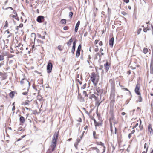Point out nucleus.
Segmentation results:
<instances>
[{
    "label": "nucleus",
    "mask_w": 153,
    "mask_h": 153,
    "mask_svg": "<svg viewBox=\"0 0 153 153\" xmlns=\"http://www.w3.org/2000/svg\"><path fill=\"white\" fill-rule=\"evenodd\" d=\"M148 134L151 135H152L153 130L152 124H149L148 127Z\"/></svg>",
    "instance_id": "nucleus-10"
},
{
    "label": "nucleus",
    "mask_w": 153,
    "mask_h": 153,
    "mask_svg": "<svg viewBox=\"0 0 153 153\" xmlns=\"http://www.w3.org/2000/svg\"><path fill=\"white\" fill-rule=\"evenodd\" d=\"M110 129L111 131V132H112L113 131V129H112V124H110Z\"/></svg>",
    "instance_id": "nucleus-47"
},
{
    "label": "nucleus",
    "mask_w": 153,
    "mask_h": 153,
    "mask_svg": "<svg viewBox=\"0 0 153 153\" xmlns=\"http://www.w3.org/2000/svg\"><path fill=\"white\" fill-rule=\"evenodd\" d=\"M20 49L21 50L20 51H18V49H16V50L17 51V53H19L20 52H21L23 50V47L22 46L21 47H20Z\"/></svg>",
    "instance_id": "nucleus-35"
},
{
    "label": "nucleus",
    "mask_w": 153,
    "mask_h": 153,
    "mask_svg": "<svg viewBox=\"0 0 153 153\" xmlns=\"http://www.w3.org/2000/svg\"><path fill=\"white\" fill-rule=\"evenodd\" d=\"M8 23L7 21H6L5 23V25H4V27H8Z\"/></svg>",
    "instance_id": "nucleus-37"
},
{
    "label": "nucleus",
    "mask_w": 153,
    "mask_h": 153,
    "mask_svg": "<svg viewBox=\"0 0 153 153\" xmlns=\"http://www.w3.org/2000/svg\"><path fill=\"white\" fill-rule=\"evenodd\" d=\"M131 73V71L130 70H129V71H127V74H128V75H129Z\"/></svg>",
    "instance_id": "nucleus-60"
},
{
    "label": "nucleus",
    "mask_w": 153,
    "mask_h": 153,
    "mask_svg": "<svg viewBox=\"0 0 153 153\" xmlns=\"http://www.w3.org/2000/svg\"><path fill=\"white\" fill-rule=\"evenodd\" d=\"M43 35H44L43 36H42L41 34H38V36L39 38H41L42 39H44L45 38V35H46V33L45 31L44 32H43Z\"/></svg>",
    "instance_id": "nucleus-18"
},
{
    "label": "nucleus",
    "mask_w": 153,
    "mask_h": 153,
    "mask_svg": "<svg viewBox=\"0 0 153 153\" xmlns=\"http://www.w3.org/2000/svg\"><path fill=\"white\" fill-rule=\"evenodd\" d=\"M69 41L72 43L73 42V39L72 38H71L69 40Z\"/></svg>",
    "instance_id": "nucleus-59"
},
{
    "label": "nucleus",
    "mask_w": 153,
    "mask_h": 153,
    "mask_svg": "<svg viewBox=\"0 0 153 153\" xmlns=\"http://www.w3.org/2000/svg\"><path fill=\"white\" fill-rule=\"evenodd\" d=\"M21 85L23 86L28 87L30 86L29 82L26 79H23L20 81Z\"/></svg>",
    "instance_id": "nucleus-7"
},
{
    "label": "nucleus",
    "mask_w": 153,
    "mask_h": 153,
    "mask_svg": "<svg viewBox=\"0 0 153 153\" xmlns=\"http://www.w3.org/2000/svg\"><path fill=\"white\" fill-rule=\"evenodd\" d=\"M96 144L97 145H100L102 146L103 149L102 152L101 153H104L106 147L104 145V143L101 142H97Z\"/></svg>",
    "instance_id": "nucleus-11"
},
{
    "label": "nucleus",
    "mask_w": 153,
    "mask_h": 153,
    "mask_svg": "<svg viewBox=\"0 0 153 153\" xmlns=\"http://www.w3.org/2000/svg\"><path fill=\"white\" fill-rule=\"evenodd\" d=\"M29 101H28V100H27L25 101L24 102H22V105H29Z\"/></svg>",
    "instance_id": "nucleus-23"
},
{
    "label": "nucleus",
    "mask_w": 153,
    "mask_h": 153,
    "mask_svg": "<svg viewBox=\"0 0 153 153\" xmlns=\"http://www.w3.org/2000/svg\"><path fill=\"white\" fill-rule=\"evenodd\" d=\"M59 137V132H55L53 137L51 144L49 147V149L52 151H54L56 147V143Z\"/></svg>",
    "instance_id": "nucleus-1"
},
{
    "label": "nucleus",
    "mask_w": 153,
    "mask_h": 153,
    "mask_svg": "<svg viewBox=\"0 0 153 153\" xmlns=\"http://www.w3.org/2000/svg\"><path fill=\"white\" fill-rule=\"evenodd\" d=\"M89 98L92 99V98H94L96 101H97L98 99V97H96L94 94H92L89 97Z\"/></svg>",
    "instance_id": "nucleus-22"
},
{
    "label": "nucleus",
    "mask_w": 153,
    "mask_h": 153,
    "mask_svg": "<svg viewBox=\"0 0 153 153\" xmlns=\"http://www.w3.org/2000/svg\"><path fill=\"white\" fill-rule=\"evenodd\" d=\"M57 48L59 51H62L63 49V47L62 46L59 45L58 46Z\"/></svg>",
    "instance_id": "nucleus-30"
},
{
    "label": "nucleus",
    "mask_w": 153,
    "mask_h": 153,
    "mask_svg": "<svg viewBox=\"0 0 153 153\" xmlns=\"http://www.w3.org/2000/svg\"><path fill=\"white\" fill-rule=\"evenodd\" d=\"M71 42H69V41H68L67 42V44L68 46H70L71 45Z\"/></svg>",
    "instance_id": "nucleus-53"
},
{
    "label": "nucleus",
    "mask_w": 153,
    "mask_h": 153,
    "mask_svg": "<svg viewBox=\"0 0 153 153\" xmlns=\"http://www.w3.org/2000/svg\"><path fill=\"white\" fill-rule=\"evenodd\" d=\"M94 150H96L97 153H99L100 150L96 147H91L89 149V151H92Z\"/></svg>",
    "instance_id": "nucleus-17"
},
{
    "label": "nucleus",
    "mask_w": 153,
    "mask_h": 153,
    "mask_svg": "<svg viewBox=\"0 0 153 153\" xmlns=\"http://www.w3.org/2000/svg\"><path fill=\"white\" fill-rule=\"evenodd\" d=\"M60 22L62 24L65 25L66 23V20L65 19H62L60 21Z\"/></svg>",
    "instance_id": "nucleus-25"
},
{
    "label": "nucleus",
    "mask_w": 153,
    "mask_h": 153,
    "mask_svg": "<svg viewBox=\"0 0 153 153\" xmlns=\"http://www.w3.org/2000/svg\"><path fill=\"white\" fill-rule=\"evenodd\" d=\"M81 139H80L79 138H77L76 140V142H77L78 143H79L81 140V139H82V137H80Z\"/></svg>",
    "instance_id": "nucleus-42"
},
{
    "label": "nucleus",
    "mask_w": 153,
    "mask_h": 153,
    "mask_svg": "<svg viewBox=\"0 0 153 153\" xmlns=\"http://www.w3.org/2000/svg\"><path fill=\"white\" fill-rule=\"evenodd\" d=\"M22 46L23 45L21 43H19L18 44V45L16 46V47L18 48V49L19 50V47H21V46Z\"/></svg>",
    "instance_id": "nucleus-41"
},
{
    "label": "nucleus",
    "mask_w": 153,
    "mask_h": 153,
    "mask_svg": "<svg viewBox=\"0 0 153 153\" xmlns=\"http://www.w3.org/2000/svg\"><path fill=\"white\" fill-rule=\"evenodd\" d=\"M141 30V28H139L138 30L137 31V33L138 34H140Z\"/></svg>",
    "instance_id": "nucleus-46"
},
{
    "label": "nucleus",
    "mask_w": 153,
    "mask_h": 153,
    "mask_svg": "<svg viewBox=\"0 0 153 153\" xmlns=\"http://www.w3.org/2000/svg\"><path fill=\"white\" fill-rule=\"evenodd\" d=\"M15 106H13V107L12 108V111H14L15 110Z\"/></svg>",
    "instance_id": "nucleus-62"
},
{
    "label": "nucleus",
    "mask_w": 153,
    "mask_h": 153,
    "mask_svg": "<svg viewBox=\"0 0 153 153\" xmlns=\"http://www.w3.org/2000/svg\"><path fill=\"white\" fill-rule=\"evenodd\" d=\"M111 64L107 61L106 63L104 64V67L105 70L107 72L109 70L110 66Z\"/></svg>",
    "instance_id": "nucleus-15"
},
{
    "label": "nucleus",
    "mask_w": 153,
    "mask_h": 153,
    "mask_svg": "<svg viewBox=\"0 0 153 153\" xmlns=\"http://www.w3.org/2000/svg\"><path fill=\"white\" fill-rule=\"evenodd\" d=\"M19 121L20 123L23 124H24L25 121V120L24 117L22 116H20L19 118Z\"/></svg>",
    "instance_id": "nucleus-21"
},
{
    "label": "nucleus",
    "mask_w": 153,
    "mask_h": 153,
    "mask_svg": "<svg viewBox=\"0 0 153 153\" xmlns=\"http://www.w3.org/2000/svg\"><path fill=\"white\" fill-rule=\"evenodd\" d=\"M99 42V40H96L94 42V44L95 45H96L98 42Z\"/></svg>",
    "instance_id": "nucleus-48"
},
{
    "label": "nucleus",
    "mask_w": 153,
    "mask_h": 153,
    "mask_svg": "<svg viewBox=\"0 0 153 153\" xmlns=\"http://www.w3.org/2000/svg\"><path fill=\"white\" fill-rule=\"evenodd\" d=\"M50 61L48 63V64L47 67V72L48 73H50L51 72L53 67L52 64L50 62Z\"/></svg>",
    "instance_id": "nucleus-9"
},
{
    "label": "nucleus",
    "mask_w": 153,
    "mask_h": 153,
    "mask_svg": "<svg viewBox=\"0 0 153 153\" xmlns=\"http://www.w3.org/2000/svg\"><path fill=\"white\" fill-rule=\"evenodd\" d=\"M103 54H104L103 53L101 52V55H100L99 53H98L96 54V55L97 56H98H98H99L100 57L101 55H103Z\"/></svg>",
    "instance_id": "nucleus-45"
},
{
    "label": "nucleus",
    "mask_w": 153,
    "mask_h": 153,
    "mask_svg": "<svg viewBox=\"0 0 153 153\" xmlns=\"http://www.w3.org/2000/svg\"><path fill=\"white\" fill-rule=\"evenodd\" d=\"M5 32H6L7 34L10 33V32L9 31V30H6Z\"/></svg>",
    "instance_id": "nucleus-63"
},
{
    "label": "nucleus",
    "mask_w": 153,
    "mask_h": 153,
    "mask_svg": "<svg viewBox=\"0 0 153 153\" xmlns=\"http://www.w3.org/2000/svg\"><path fill=\"white\" fill-rule=\"evenodd\" d=\"M121 13L124 16H125L127 14L126 12L124 11H123L121 12Z\"/></svg>",
    "instance_id": "nucleus-43"
},
{
    "label": "nucleus",
    "mask_w": 153,
    "mask_h": 153,
    "mask_svg": "<svg viewBox=\"0 0 153 153\" xmlns=\"http://www.w3.org/2000/svg\"><path fill=\"white\" fill-rule=\"evenodd\" d=\"M27 91L24 92L22 93V94H23V95H26L27 94Z\"/></svg>",
    "instance_id": "nucleus-51"
},
{
    "label": "nucleus",
    "mask_w": 153,
    "mask_h": 153,
    "mask_svg": "<svg viewBox=\"0 0 153 153\" xmlns=\"http://www.w3.org/2000/svg\"><path fill=\"white\" fill-rule=\"evenodd\" d=\"M140 123V124L141 123V121L140 119H134V121L132 123V125H133V127L132 128L133 129H134V128L138 126V125Z\"/></svg>",
    "instance_id": "nucleus-6"
},
{
    "label": "nucleus",
    "mask_w": 153,
    "mask_h": 153,
    "mask_svg": "<svg viewBox=\"0 0 153 153\" xmlns=\"http://www.w3.org/2000/svg\"><path fill=\"white\" fill-rule=\"evenodd\" d=\"M88 128V126H86L84 128V129L85 130H86Z\"/></svg>",
    "instance_id": "nucleus-64"
},
{
    "label": "nucleus",
    "mask_w": 153,
    "mask_h": 153,
    "mask_svg": "<svg viewBox=\"0 0 153 153\" xmlns=\"http://www.w3.org/2000/svg\"><path fill=\"white\" fill-rule=\"evenodd\" d=\"M3 75L4 74L0 72V78H1V76H3Z\"/></svg>",
    "instance_id": "nucleus-57"
},
{
    "label": "nucleus",
    "mask_w": 153,
    "mask_h": 153,
    "mask_svg": "<svg viewBox=\"0 0 153 153\" xmlns=\"http://www.w3.org/2000/svg\"><path fill=\"white\" fill-rule=\"evenodd\" d=\"M114 41V37H112L109 41V44L110 46L112 47L113 45V43Z\"/></svg>",
    "instance_id": "nucleus-19"
},
{
    "label": "nucleus",
    "mask_w": 153,
    "mask_h": 153,
    "mask_svg": "<svg viewBox=\"0 0 153 153\" xmlns=\"http://www.w3.org/2000/svg\"><path fill=\"white\" fill-rule=\"evenodd\" d=\"M109 82L110 83L111 86L114 88L115 87V82L114 79H110Z\"/></svg>",
    "instance_id": "nucleus-20"
},
{
    "label": "nucleus",
    "mask_w": 153,
    "mask_h": 153,
    "mask_svg": "<svg viewBox=\"0 0 153 153\" xmlns=\"http://www.w3.org/2000/svg\"><path fill=\"white\" fill-rule=\"evenodd\" d=\"M6 53V54H3V55H0V61H2L4 60V57L7 55V53Z\"/></svg>",
    "instance_id": "nucleus-24"
},
{
    "label": "nucleus",
    "mask_w": 153,
    "mask_h": 153,
    "mask_svg": "<svg viewBox=\"0 0 153 153\" xmlns=\"http://www.w3.org/2000/svg\"><path fill=\"white\" fill-rule=\"evenodd\" d=\"M69 27L68 26H65L63 27V29H64V30H68L69 29Z\"/></svg>",
    "instance_id": "nucleus-40"
},
{
    "label": "nucleus",
    "mask_w": 153,
    "mask_h": 153,
    "mask_svg": "<svg viewBox=\"0 0 153 153\" xmlns=\"http://www.w3.org/2000/svg\"><path fill=\"white\" fill-rule=\"evenodd\" d=\"M123 1L125 3H128L129 2V0H123Z\"/></svg>",
    "instance_id": "nucleus-52"
},
{
    "label": "nucleus",
    "mask_w": 153,
    "mask_h": 153,
    "mask_svg": "<svg viewBox=\"0 0 153 153\" xmlns=\"http://www.w3.org/2000/svg\"><path fill=\"white\" fill-rule=\"evenodd\" d=\"M90 77V80L92 82L95 86H96L99 80L100 76L98 73L93 72L91 74Z\"/></svg>",
    "instance_id": "nucleus-2"
},
{
    "label": "nucleus",
    "mask_w": 153,
    "mask_h": 153,
    "mask_svg": "<svg viewBox=\"0 0 153 153\" xmlns=\"http://www.w3.org/2000/svg\"><path fill=\"white\" fill-rule=\"evenodd\" d=\"M80 21H78L77 22L76 25L75 27H79V25H80Z\"/></svg>",
    "instance_id": "nucleus-36"
},
{
    "label": "nucleus",
    "mask_w": 153,
    "mask_h": 153,
    "mask_svg": "<svg viewBox=\"0 0 153 153\" xmlns=\"http://www.w3.org/2000/svg\"><path fill=\"white\" fill-rule=\"evenodd\" d=\"M79 143L76 142L74 144V146L76 149H78V146Z\"/></svg>",
    "instance_id": "nucleus-34"
},
{
    "label": "nucleus",
    "mask_w": 153,
    "mask_h": 153,
    "mask_svg": "<svg viewBox=\"0 0 153 153\" xmlns=\"http://www.w3.org/2000/svg\"><path fill=\"white\" fill-rule=\"evenodd\" d=\"M139 96L138 97V99L137 100V101L141 102L142 101V98L141 96V95H138Z\"/></svg>",
    "instance_id": "nucleus-31"
},
{
    "label": "nucleus",
    "mask_w": 153,
    "mask_h": 153,
    "mask_svg": "<svg viewBox=\"0 0 153 153\" xmlns=\"http://www.w3.org/2000/svg\"><path fill=\"white\" fill-rule=\"evenodd\" d=\"M44 17L42 16H39L36 19V21L39 23L43 22L44 20Z\"/></svg>",
    "instance_id": "nucleus-14"
},
{
    "label": "nucleus",
    "mask_w": 153,
    "mask_h": 153,
    "mask_svg": "<svg viewBox=\"0 0 153 153\" xmlns=\"http://www.w3.org/2000/svg\"><path fill=\"white\" fill-rule=\"evenodd\" d=\"M139 127L140 130H142L143 129V125H141V123H140Z\"/></svg>",
    "instance_id": "nucleus-38"
},
{
    "label": "nucleus",
    "mask_w": 153,
    "mask_h": 153,
    "mask_svg": "<svg viewBox=\"0 0 153 153\" xmlns=\"http://www.w3.org/2000/svg\"><path fill=\"white\" fill-rule=\"evenodd\" d=\"M14 91H11L9 93V96L11 98H13L14 97Z\"/></svg>",
    "instance_id": "nucleus-27"
},
{
    "label": "nucleus",
    "mask_w": 153,
    "mask_h": 153,
    "mask_svg": "<svg viewBox=\"0 0 153 153\" xmlns=\"http://www.w3.org/2000/svg\"><path fill=\"white\" fill-rule=\"evenodd\" d=\"M135 132V130H133L132 131H131V134H134Z\"/></svg>",
    "instance_id": "nucleus-61"
},
{
    "label": "nucleus",
    "mask_w": 153,
    "mask_h": 153,
    "mask_svg": "<svg viewBox=\"0 0 153 153\" xmlns=\"http://www.w3.org/2000/svg\"><path fill=\"white\" fill-rule=\"evenodd\" d=\"M23 26V25L22 23H21L19 24V26H17L16 27V29L17 30H18L19 28H22Z\"/></svg>",
    "instance_id": "nucleus-29"
},
{
    "label": "nucleus",
    "mask_w": 153,
    "mask_h": 153,
    "mask_svg": "<svg viewBox=\"0 0 153 153\" xmlns=\"http://www.w3.org/2000/svg\"><path fill=\"white\" fill-rule=\"evenodd\" d=\"M148 51V50L147 48H145L143 49V52L145 54H146Z\"/></svg>",
    "instance_id": "nucleus-32"
},
{
    "label": "nucleus",
    "mask_w": 153,
    "mask_h": 153,
    "mask_svg": "<svg viewBox=\"0 0 153 153\" xmlns=\"http://www.w3.org/2000/svg\"><path fill=\"white\" fill-rule=\"evenodd\" d=\"M78 29V27H75V31L76 33L77 32Z\"/></svg>",
    "instance_id": "nucleus-50"
},
{
    "label": "nucleus",
    "mask_w": 153,
    "mask_h": 153,
    "mask_svg": "<svg viewBox=\"0 0 153 153\" xmlns=\"http://www.w3.org/2000/svg\"><path fill=\"white\" fill-rule=\"evenodd\" d=\"M132 137V134L129 133L128 134V138L129 139L130 138Z\"/></svg>",
    "instance_id": "nucleus-55"
},
{
    "label": "nucleus",
    "mask_w": 153,
    "mask_h": 153,
    "mask_svg": "<svg viewBox=\"0 0 153 153\" xmlns=\"http://www.w3.org/2000/svg\"><path fill=\"white\" fill-rule=\"evenodd\" d=\"M83 94L84 96V97H87L88 95L87 94V93L86 91H84L83 92Z\"/></svg>",
    "instance_id": "nucleus-33"
},
{
    "label": "nucleus",
    "mask_w": 153,
    "mask_h": 153,
    "mask_svg": "<svg viewBox=\"0 0 153 153\" xmlns=\"http://www.w3.org/2000/svg\"><path fill=\"white\" fill-rule=\"evenodd\" d=\"M31 35L32 36H34L35 37L34 39H36V35L35 33H31Z\"/></svg>",
    "instance_id": "nucleus-49"
},
{
    "label": "nucleus",
    "mask_w": 153,
    "mask_h": 153,
    "mask_svg": "<svg viewBox=\"0 0 153 153\" xmlns=\"http://www.w3.org/2000/svg\"><path fill=\"white\" fill-rule=\"evenodd\" d=\"M8 9H10L11 10H13V13L14 14H10L9 16V17L10 19H12L13 21H14L13 18L17 20H19V17L18 16L17 13L15 10H13V8L11 7H8L6 8L5 9L7 10Z\"/></svg>",
    "instance_id": "nucleus-3"
},
{
    "label": "nucleus",
    "mask_w": 153,
    "mask_h": 153,
    "mask_svg": "<svg viewBox=\"0 0 153 153\" xmlns=\"http://www.w3.org/2000/svg\"><path fill=\"white\" fill-rule=\"evenodd\" d=\"M115 93L114 92L113 94H110V99H111L110 104V106L111 108L110 109H113L112 108L114 106L115 102Z\"/></svg>",
    "instance_id": "nucleus-5"
},
{
    "label": "nucleus",
    "mask_w": 153,
    "mask_h": 153,
    "mask_svg": "<svg viewBox=\"0 0 153 153\" xmlns=\"http://www.w3.org/2000/svg\"><path fill=\"white\" fill-rule=\"evenodd\" d=\"M4 64V61L1 62L0 64V67L1 66L3 65Z\"/></svg>",
    "instance_id": "nucleus-56"
},
{
    "label": "nucleus",
    "mask_w": 153,
    "mask_h": 153,
    "mask_svg": "<svg viewBox=\"0 0 153 153\" xmlns=\"http://www.w3.org/2000/svg\"><path fill=\"white\" fill-rule=\"evenodd\" d=\"M99 45L100 46H102L103 45V43L102 41H101L99 42Z\"/></svg>",
    "instance_id": "nucleus-54"
},
{
    "label": "nucleus",
    "mask_w": 153,
    "mask_h": 153,
    "mask_svg": "<svg viewBox=\"0 0 153 153\" xmlns=\"http://www.w3.org/2000/svg\"><path fill=\"white\" fill-rule=\"evenodd\" d=\"M37 41L38 43V45H40L42 44L43 43V42L40 39H37Z\"/></svg>",
    "instance_id": "nucleus-28"
},
{
    "label": "nucleus",
    "mask_w": 153,
    "mask_h": 153,
    "mask_svg": "<svg viewBox=\"0 0 153 153\" xmlns=\"http://www.w3.org/2000/svg\"><path fill=\"white\" fill-rule=\"evenodd\" d=\"M140 89V85L139 84H137L135 89V93L138 95H140V93L139 91Z\"/></svg>",
    "instance_id": "nucleus-13"
},
{
    "label": "nucleus",
    "mask_w": 153,
    "mask_h": 153,
    "mask_svg": "<svg viewBox=\"0 0 153 153\" xmlns=\"http://www.w3.org/2000/svg\"><path fill=\"white\" fill-rule=\"evenodd\" d=\"M93 120L94 121V124L96 127L97 126H101L103 123L102 120L99 117L98 121H97L95 119H94Z\"/></svg>",
    "instance_id": "nucleus-8"
},
{
    "label": "nucleus",
    "mask_w": 153,
    "mask_h": 153,
    "mask_svg": "<svg viewBox=\"0 0 153 153\" xmlns=\"http://www.w3.org/2000/svg\"><path fill=\"white\" fill-rule=\"evenodd\" d=\"M82 45L81 44L79 45L78 46V48L76 52V56L77 57H78L80 55V51L81 49Z\"/></svg>",
    "instance_id": "nucleus-12"
},
{
    "label": "nucleus",
    "mask_w": 153,
    "mask_h": 153,
    "mask_svg": "<svg viewBox=\"0 0 153 153\" xmlns=\"http://www.w3.org/2000/svg\"><path fill=\"white\" fill-rule=\"evenodd\" d=\"M76 47V41H75L73 42V46L72 47V48L71 49V53L73 54L74 53V52L75 51V50Z\"/></svg>",
    "instance_id": "nucleus-16"
},
{
    "label": "nucleus",
    "mask_w": 153,
    "mask_h": 153,
    "mask_svg": "<svg viewBox=\"0 0 153 153\" xmlns=\"http://www.w3.org/2000/svg\"><path fill=\"white\" fill-rule=\"evenodd\" d=\"M73 15V13L72 12H70L69 13V16L70 17V18L71 19L72 16Z\"/></svg>",
    "instance_id": "nucleus-39"
},
{
    "label": "nucleus",
    "mask_w": 153,
    "mask_h": 153,
    "mask_svg": "<svg viewBox=\"0 0 153 153\" xmlns=\"http://www.w3.org/2000/svg\"><path fill=\"white\" fill-rule=\"evenodd\" d=\"M152 63H151V66H150V73L152 74L153 73V71H152Z\"/></svg>",
    "instance_id": "nucleus-44"
},
{
    "label": "nucleus",
    "mask_w": 153,
    "mask_h": 153,
    "mask_svg": "<svg viewBox=\"0 0 153 153\" xmlns=\"http://www.w3.org/2000/svg\"><path fill=\"white\" fill-rule=\"evenodd\" d=\"M109 121L110 124H111L112 122L115 120V116L113 109H110L109 113Z\"/></svg>",
    "instance_id": "nucleus-4"
},
{
    "label": "nucleus",
    "mask_w": 153,
    "mask_h": 153,
    "mask_svg": "<svg viewBox=\"0 0 153 153\" xmlns=\"http://www.w3.org/2000/svg\"><path fill=\"white\" fill-rule=\"evenodd\" d=\"M93 135L94 136V137L95 139H98V135H96V132L95 131H93Z\"/></svg>",
    "instance_id": "nucleus-26"
},
{
    "label": "nucleus",
    "mask_w": 153,
    "mask_h": 153,
    "mask_svg": "<svg viewBox=\"0 0 153 153\" xmlns=\"http://www.w3.org/2000/svg\"><path fill=\"white\" fill-rule=\"evenodd\" d=\"M77 120L79 122H81L82 119L80 118H79Z\"/></svg>",
    "instance_id": "nucleus-58"
}]
</instances>
